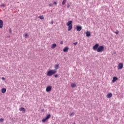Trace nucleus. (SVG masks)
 Segmentation results:
<instances>
[{
	"instance_id": "22",
	"label": "nucleus",
	"mask_w": 124,
	"mask_h": 124,
	"mask_svg": "<svg viewBox=\"0 0 124 124\" xmlns=\"http://www.w3.org/2000/svg\"><path fill=\"white\" fill-rule=\"evenodd\" d=\"M3 122H4V119H3V118H0V123H3Z\"/></svg>"
},
{
	"instance_id": "23",
	"label": "nucleus",
	"mask_w": 124,
	"mask_h": 124,
	"mask_svg": "<svg viewBox=\"0 0 124 124\" xmlns=\"http://www.w3.org/2000/svg\"><path fill=\"white\" fill-rule=\"evenodd\" d=\"M69 115L70 116V117H73V116H74V113L73 112L70 113Z\"/></svg>"
},
{
	"instance_id": "33",
	"label": "nucleus",
	"mask_w": 124,
	"mask_h": 124,
	"mask_svg": "<svg viewBox=\"0 0 124 124\" xmlns=\"http://www.w3.org/2000/svg\"><path fill=\"white\" fill-rule=\"evenodd\" d=\"M49 6H52V4H49Z\"/></svg>"
},
{
	"instance_id": "11",
	"label": "nucleus",
	"mask_w": 124,
	"mask_h": 124,
	"mask_svg": "<svg viewBox=\"0 0 124 124\" xmlns=\"http://www.w3.org/2000/svg\"><path fill=\"white\" fill-rule=\"evenodd\" d=\"M86 34L87 37H90V36H91V32L89 31H87L86 32Z\"/></svg>"
},
{
	"instance_id": "9",
	"label": "nucleus",
	"mask_w": 124,
	"mask_h": 124,
	"mask_svg": "<svg viewBox=\"0 0 124 124\" xmlns=\"http://www.w3.org/2000/svg\"><path fill=\"white\" fill-rule=\"evenodd\" d=\"M19 111H22L23 113H26V108H20L19 109Z\"/></svg>"
},
{
	"instance_id": "17",
	"label": "nucleus",
	"mask_w": 124,
	"mask_h": 124,
	"mask_svg": "<svg viewBox=\"0 0 124 124\" xmlns=\"http://www.w3.org/2000/svg\"><path fill=\"white\" fill-rule=\"evenodd\" d=\"M6 92V89L3 88V89H1V93H5Z\"/></svg>"
},
{
	"instance_id": "36",
	"label": "nucleus",
	"mask_w": 124,
	"mask_h": 124,
	"mask_svg": "<svg viewBox=\"0 0 124 124\" xmlns=\"http://www.w3.org/2000/svg\"><path fill=\"white\" fill-rule=\"evenodd\" d=\"M44 109H42V111H44Z\"/></svg>"
},
{
	"instance_id": "6",
	"label": "nucleus",
	"mask_w": 124,
	"mask_h": 124,
	"mask_svg": "<svg viewBox=\"0 0 124 124\" xmlns=\"http://www.w3.org/2000/svg\"><path fill=\"white\" fill-rule=\"evenodd\" d=\"M98 46H99V45L98 44H96L93 47V50L94 51H95V50H97Z\"/></svg>"
},
{
	"instance_id": "13",
	"label": "nucleus",
	"mask_w": 124,
	"mask_h": 124,
	"mask_svg": "<svg viewBox=\"0 0 124 124\" xmlns=\"http://www.w3.org/2000/svg\"><path fill=\"white\" fill-rule=\"evenodd\" d=\"M67 26H72V21H68L67 23Z\"/></svg>"
},
{
	"instance_id": "34",
	"label": "nucleus",
	"mask_w": 124,
	"mask_h": 124,
	"mask_svg": "<svg viewBox=\"0 0 124 124\" xmlns=\"http://www.w3.org/2000/svg\"><path fill=\"white\" fill-rule=\"evenodd\" d=\"M51 24L52 25H53V24H54V22H53V21H52V22H51Z\"/></svg>"
},
{
	"instance_id": "21",
	"label": "nucleus",
	"mask_w": 124,
	"mask_h": 124,
	"mask_svg": "<svg viewBox=\"0 0 124 124\" xmlns=\"http://www.w3.org/2000/svg\"><path fill=\"white\" fill-rule=\"evenodd\" d=\"M65 2H66V0H63V1L62 2V4L63 5H64V4H65Z\"/></svg>"
},
{
	"instance_id": "14",
	"label": "nucleus",
	"mask_w": 124,
	"mask_h": 124,
	"mask_svg": "<svg viewBox=\"0 0 124 124\" xmlns=\"http://www.w3.org/2000/svg\"><path fill=\"white\" fill-rule=\"evenodd\" d=\"M63 52L66 53V52H68V47H65L63 49Z\"/></svg>"
},
{
	"instance_id": "7",
	"label": "nucleus",
	"mask_w": 124,
	"mask_h": 124,
	"mask_svg": "<svg viewBox=\"0 0 124 124\" xmlns=\"http://www.w3.org/2000/svg\"><path fill=\"white\" fill-rule=\"evenodd\" d=\"M3 27V21L2 20L0 19V29L2 28Z\"/></svg>"
},
{
	"instance_id": "19",
	"label": "nucleus",
	"mask_w": 124,
	"mask_h": 124,
	"mask_svg": "<svg viewBox=\"0 0 124 124\" xmlns=\"http://www.w3.org/2000/svg\"><path fill=\"white\" fill-rule=\"evenodd\" d=\"M71 87L72 88H75V87H76V84L75 83H72L71 85Z\"/></svg>"
},
{
	"instance_id": "26",
	"label": "nucleus",
	"mask_w": 124,
	"mask_h": 124,
	"mask_svg": "<svg viewBox=\"0 0 124 124\" xmlns=\"http://www.w3.org/2000/svg\"><path fill=\"white\" fill-rule=\"evenodd\" d=\"M0 6H2L3 7H4V6H5V5L4 4H1V5H0Z\"/></svg>"
},
{
	"instance_id": "24",
	"label": "nucleus",
	"mask_w": 124,
	"mask_h": 124,
	"mask_svg": "<svg viewBox=\"0 0 124 124\" xmlns=\"http://www.w3.org/2000/svg\"><path fill=\"white\" fill-rule=\"evenodd\" d=\"M24 37L25 38H27V37H28V34H27V33H25V34H24Z\"/></svg>"
},
{
	"instance_id": "35",
	"label": "nucleus",
	"mask_w": 124,
	"mask_h": 124,
	"mask_svg": "<svg viewBox=\"0 0 124 124\" xmlns=\"http://www.w3.org/2000/svg\"><path fill=\"white\" fill-rule=\"evenodd\" d=\"M62 42L61 43H60V44H62Z\"/></svg>"
},
{
	"instance_id": "2",
	"label": "nucleus",
	"mask_w": 124,
	"mask_h": 124,
	"mask_svg": "<svg viewBox=\"0 0 124 124\" xmlns=\"http://www.w3.org/2000/svg\"><path fill=\"white\" fill-rule=\"evenodd\" d=\"M103 50H104V46H101L97 48V52H98V53H101V52H102Z\"/></svg>"
},
{
	"instance_id": "20",
	"label": "nucleus",
	"mask_w": 124,
	"mask_h": 124,
	"mask_svg": "<svg viewBox=\"0 0 124 124\" xmlns=\"http://www.w3.org/2000/svg\"><path fill=\"white\" fill-rule=\"evenodd\" d=\"M39 18L41 19V20H43L44 19V16H43V15L42 16H39Z\"/></svg>"
},
{
	"instance_id": "32",
	"label": "nucleus",
	"mask_w": 124,
	"mask_h": 124,
	"mask_svg": "<svg viewBox=\"0 0 124 124\" xmlns=\"http://www.w3.org/2000/svg\"><path fill=\"white\" fill-rule=\"evenodd\" d=\"M54 4H57V2H54Z\"/></svg>"
},
{
	"instance_id": "1",
	"label": "nucleus",
	"mask_w": 124,
	"mask_h": 124,
	"mask_svg": "<svg viewBox=\"0 0 124 124\" xmlns=\"http://www.w3.org/2000/svg\"><path fill=\"white\" fill-rule=\"evenodd\" d=\"M57 73V71L55 70H50L47 72V76H49V77L54 75V74H56Z\"/></svg>"
},
{
	"instance_id": "30",
	"label": "nucleus",
	"mask_w": 124,
	"mask_h": 124,
	"mask_svg": "<svg viewBox=\"0 0 124 124\" xmlns=\"http://www.w3.org/2000/svg\"><path fill=\"white\" fill-rule=\"evenodd\" d=\"M115 33H116V34H118L119 33V31H116V32H114Z\"/></svg>"
},
{
	"instance_id": "3",
	"label": "nucleus",
	"mask_w": 124,
	"mask_h": 124,
	"mask_svg": "<svg viewBox=\"0 0 124 124\" xmlns=\"http://www.w3.org/2000/svg\"><path fill=\"white\" fill-rule=\"evenodd\" d=\"M50 118H51V115L50 114H48L47 115H46V117L45 118H44L42 120V122L43 123H45V122L47 120H49V119H50Z\"/></svg>"
},
{
	"instance_id": "25",
	"label": "nucleus",
	"mask_w": 124,
	"mask_h": 124,
	"mask_svg": "<svg viewBox=\"0 0 124 124\" xmlns=\"http://www.w3.org/2000/svg\"><path fill=\"white\" fill-rule=\"evenodd\" d=\"M9 32H10V33H11L12 32V31L11 30V29H9Z\"/></svg>"
},
{
	"instance_id": "29",
	"label": "nucleus",
	"mask_w": 124,
	"mask_h": 124,
	"mask_svg": "<svg viewBox=\"0 0 124 124\" xmlns=\"http://www.w3.org/2000/svg\"><path fill=\"white\" fill-rule=\"evenodd\" d=\"M1 80H5V78H4V77L1 78Z\"/></svg>"
},
{
	"instance_id": "12",
	"label": "nucleus",
	"mask_w": 124,
	"mask_h": 124,
	"mask_svg": "<svg viewBox=\"0 0 124 124\" xmlns=\"http://www.w3.org/2000/svg\"><path fill=\"white\" fill-rule=\"evenodd\" d=\"M117 80H118V78H117L116 77H114L113 78V79L112 80V83H115V82H116V81H117Z\"/></svg>"
},
{
	"instance_id": "15",
	"label": "nucleus",
	"mask_w": 124,
	"mask_h": 124,
	"mask_svg": "<svg viewBox=\"0 0 124 124\" xmlns=\"http://www.w3.org/2000/svg\"><path fill=\"white\" fill-rule=\"evenodd\" d=\"M56 47H57V44H53L51 46L52 49H55V48Z\"/></svg>"
},
{
	"instance_id": "27",
	"label": "nucleus",
	"mask_w": 124,
	"mask_h": 124,
	"mask_svg": "<svg viewBox=\"0 0 124 124\" xmlns=\"http://www.w3.org/2000/svg\"><path fill=\"white\" fill-rule=\"evenodd\" d=\"M69 6H70V5H69V3H68L67 6V8H69Z\"/></svg>"
},
{
	"instance_id": "4",
	"label": "nucleus",
	"mask_w": 124,
	"mask_h": 124,
	"mask_svg": "<svg viewBox=\"0 0 124 124\" xmlns=\"http://www.w3.org/2000/svg\"><path fill=\"white\" fill-rule=\"evenodd\" d=\"M123 67H124V64H123V63H119L117 67L118 70H120V69H122Z\"/></svg>"
},
{
	"instance_id": "16",
	"label": "nucleus",
	"mask_w": 124,
	"mask_h": 124,
	"mask_svg": "<svg viewBox=\"0 0 124 124\" xmlns=\"http://www.w3.org/2000/svg\"><path fill=\"white\" fill-rule=\"evenodd\" d=\"M59 66H60V65L58 63L55 64L54 68L56 69V70H57V69H59Z\"/></svg>"
},
{
	"instance_id": "31",
	"label": "nucleus",
	"mask_w": 124,
	"mask_h": 124,
	"mask_svg": "<svg viewBox=\"0 0 124 124\" xmlns=\"http://www.w3.org/2000/svg\"><path fill=\"white\" fill-rule=\"evenodd\" d=\"M54 77H55V78H57V77H58V75H55L54 76Z\"/></svg>"
},
{
	"instance_id": "5",
	"label": "nucleus",
	"mask_w": 124,
	"mask_h": 124,
	"mask_svg": "<svg viewBox=\"0 0 124 124\" xmlns=\"http://www.w3.org/2000/svg\"><path fill=\"white\" fill-rule=\"evenodd\" d=\"M47 93H49V92H51L52 91V86H48L46 90Z\"/></svg>"
},
{
	"instance_id": "8",
	"label": "nucleus",
	"mask_w": 124,
	"mask_h": 124,
	"mask_svg": "<svg viewBox=\"0 0 124 124\" xmlns=\"http://www.w3.org/2000/svg\"><path fill=\"white\" fill-rule=\"evenodd\" d=\"M113 96V94H112V93H108L107 95V98H111V97Z\"/></svg>"
},
{
	"instance_id": "18",
	"label": "nucleus",
	"mask_w": 124,
	"mask_h": 124,
	"mask_svg": "<svg viewBox=\"0 0 124 124\" xmlns=\"http://www.w3.org/2000/svg\"><path fill=\"white\" fill-rule=\"evenodd\" d=\"M71 30H72V25L69 26L68 28V31H71Z\"/></svg>"
},
{
	"instance_id": "28",
	"label": "nucleus",
	"mask_w": 124,
	"mask_h": 124,
	"mask_svg": "<svg viewBox=\"0 0 124 124\" xmlns=\"http://www.w3.org/2000/svg\"><path fill=\"white\" fill-rule=\"evenodd\" d=\"M77 44H78V43H77V42H76V43H74V45H75V46L77 45Z\"/></svg>"
},
{
	"instance_id": "10",
	"label": "nucleus",
	"mask_w": 124,
	"mask_h": 124,
	"mask_svg": "<svg viewBox=\"0 0 124 124\" xmlns=\"http://www.w3.org/2000/svg\"><path fill=\"white\" fill-rule=\"evenodd\" d=\"M76 29L77 31H80L81 30H82V27L81 26H77Z\"/></svg>"
}]
</instances>
